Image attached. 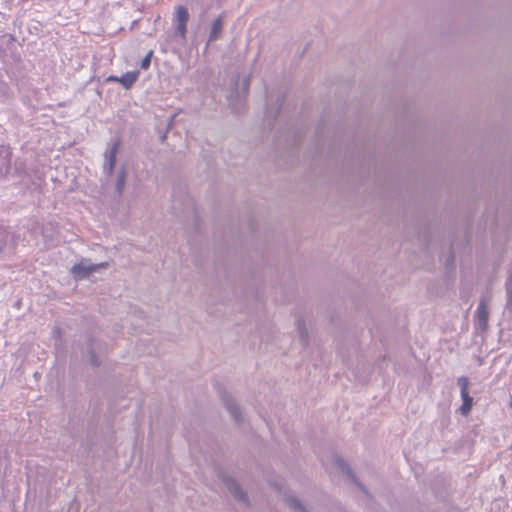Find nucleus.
<instances>
[{"label":"nucleus","instance_id":"nucleus-1","mask_svg":"<svg viewBox=\"0 0 512 512\" xmlns=\"http://www.w3.org/2000/svg\"><path fill=\"white\" fill-rule=\"evenodd\" d=\"M108 266V262L93 264L87 259H82L79 263L75 264L71 268V274L77 281L90 279L94 273L107 269Z\"/></svg>","mask_w":512,"mask_h":512},{"label":"nucleus","instance_id":"nucleus-2","mask_svg":"<svg viewBox=\"0 0 512 512\" xmlns=\"http://www.w3.org/2000/svg\"><path fill=\"white\" fill-rule=\"evenodd\" d=\"M103 350L104 348L101 342L95 340L94 338H90L85 344L84 353L87 354L91 365L99 366L101 364L100 355Z\"/></svg>","mask_w":512,"mask_h":512},{"label":"nucleus","instance_id":"nucleus-3","mask_svg":"<svg viewBox=\"0 0 512 512\" xmlns=\"http://www.w3.org/2000/svg\"><path fill=\"white\" fill-rule=\"evenodd\" d=\"M120 147V142L114 141L107 150L104 153V164H103V170L104 172L111 176L113 174L114 166L116 163V156L118 154Z\"/></svg>","mask_w":512,"mask_h":512},{"label":"nucleus","instance_id":"nucleus-4","mask_svg":"<svg viewBox=\"0 0 512 512\" xmlns=\"http://www.w3.org/2000/svg\"><path fill=\"white\" fill-rule=\"evenodd\" d=\"M188 20L189 13L187 8L184 6L176 7L174 23L176 25L177 33L181 36L182 39L186 38Z\"/></svg>","mask_w":512,"mask_h":512},{"label":"nucleus","instance_id":"nucleus-5","mask_svg":"<svg viewBox=\"0 0 512 512\" xmlns=\"http://www.w3.org/2000/svg\"><path fill=\"white\" fill-rule=\"evenodd\" d=\"M477 326L480 330L485 331L488 328L489 311L485 298L481 299L475 312Z\"/></svg>","mask_w":512,"mask_h":512},{"label":"nucleus","instance_id":"nucleus-6","mask_svg":"<svg viewBox=\"0 0 512 512\" xmlns=\"http://www.w3.org/2000/svg\"><path fill=\"white\" fill-rule=\"evenodd\" d=\"M222 481L233 496L242 502H247V496L239 486V484L229 476H223Z\"/></svg>","mask_w":512,"mask_h":512},{"label":"nucleus","instance_id":"nucleus-7","mask_svg":"<svg viewBox=\"0 0 512 512\" xmlns=\"http://www.w3.org/2000/svg\"><path fill=\"white\" fill-rule=\"evenodd\" d=\"M138 76H139V72L133 71V72H127V73L123 74L121 77L109 76L107 81L121 83L124 88L129 89L137 81Z\"/></svg>","mask_w":512,"mask_h":512},{"label":"nucleus","instance_id":"nucleus-8","mask_svg":"<svg viewBox=\"0 0 512 512\" xmlns=\"http://www.w3.org/2000/svg\"><path fill=\"white\" fill-rule=\"evenodd\" d=\"M223 27L224 21L223 17L220 15L212 23L207 45H209L211 42L218 40L221 37Z\"/></svg>","mask_w":512,"mask_h":512},{"label":"nucleus","instance_id":"nucleus-9","mask_svg":"<svg viewBox=\"0 0 512 512\" xmlns=\"http://www.w3.org/2000/svg\"><path fill=\"white\" fill-rule=\"evenodd\" d=\"M127 174L128 173L125 165H122L120 169L116 172L115 188L119 195H121L125 189Z\"/></svg>","mask_w":512,"mask_h":512},{"label":"nucleus","instance_id":"nucleus-10","mask_svg":"<svg viewBox=\"0 0 512 512\" xmlns=\"http://www.w3.org/2000/svg\"><path fill=\"white\" fill-rule=\"evenodd\" d=\"M224 402H225V405L227 407V409L229 410V412L231 413V415L233 416V418L239 422L241 421V412H240V409L236 403V401L232 398H225L224 399Z\"/></svg>","mask_w":512,"mask_h":512},{"label":"nucleus","instance_id":"nucleus-11","mask_svg":"<svg viewBox=\"0 0 512 512\" xmlns=\"http://www.w3.org/2000/svg\"><path fill=\"white\" fill-rule=\"evenodd\" d=\"M461 398L463 403L460 407V412L463 415H467L471 411L473 399L469 396V393L465 394V396H461Z\"/></svg>","mask_w":512,"mask_h":512},{"label":"nucleus","instance_id":"nucleus-12","mask_svg":"<svg viewBox=\"0 0 512 512\" xmlns=\"http://www.w3.org/2000/svg\"><path fill=\"white\" fill-rule=\"evenodd\" d=\"M286 502L296 512H307L304 506L300 503V501L293 496L287 497Z\"/></svg>","mask_w":512,"mask_h":512},{"label":"nucleus","instance_id":"nucleus-13","mask_svg":"<svg viewBox=\"0 0 512 512\" xmlns=\"http://www.w3.org/2000/svg\"><path fill=\"white\" fill-rule=\"evenodd\" d=\"M297 329H298V333H299V336H300V339H301L303 345H307L308 344V332H307L304 322L299 320L297 322Z\"/></svg>","mask_w":512,"mask_h":512},{"label":"nucleus","instance_id":"nucleus-14","mask_svg":"<svg viewBox=\"0 0 512 512\" xmlns=\"http://www.w3.org/2000/svg\"><path fill=\"white\" fill-rule=\"evenodd\" d=\"M457 384L460 388V395L461 396H465V394L468 393V386H469V381H468V378L467 377H459L457 379Z\"/></svg>","mask_w":512,"mask_h":512},{"label":"nucleus","instance_id":"nucleus-15","mask_svg":"<svg viewBox=\"0 0 512 512\" xmlns=\"http://www.w3.org/2000/svg\"><path fill=\"white\" fill-rule=\"evenodd\" d=\"M153 55V51H149L148 54L141 61V68L147 70L151 64V57Z\"/></svg>","mask_w":512,"mask_h":512},{"label":"nucleus","instance_id":"nucleus-16","mask_svg":"<svg viewBox=\"0 0 512 512\" xmlns=\"http://www.w3.org/2000/svg\"><path fill=\"white\" fill-rule=\"evenodd\" d=\"M339 466L342 468L343 472H345L347 475L351 476V470L350 468L344 463L343 460H339Z\"/></svg>","mask_w":512,"mask_h":512},{"label":"nucleus","instance_id":"nucleus-17","mask_svg":"<svg viewBox=\"0 0 512 512\" xmlns=\"http://www.w3.org/2000/svg\"><path fill=\"white\" fill-rule=\"evenodd\" d=\"M248 86H249V81H248V80H246V81H245V89H248Z\"/></svg>","mask_w":512,"mask_h":512}]
</instances>
